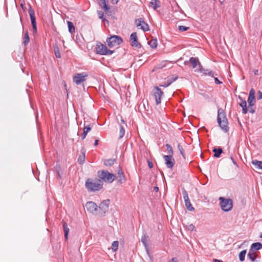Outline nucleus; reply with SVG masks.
Instances as JSON below:
<instances>
[{"label":"nucleus","instance_id":"obj_1","mask_svg":"<svg viewBox=\"0 0 262 262\" xmlns=\"http://www.w3.org/2000/svg\"><path fill=\"white\" fill-rule=\"evenodd\" d=\"M217 120L221 129L225 133L228 132L229 130L228 120L225 112L222 108L218 110Z\"/></svg>","mask_w":262,"mask_h":262},{"label":"nucleus","instance_id":"obj_2","mask_svg":"<svg viewBox=\"0 0 262 262\" xmlns=\"http://www.w3.org/2000/svg\"><path fill=\"white\" fill-rule=\"evenodd\" d=\"M103 186V182L100 179L93 180L88 179L85 182V187L89 191H96L100 190Z\"/></svg>","mask_w":262,"mask_h":262},{"label":"nucleus","instance_id":"obj_3","mask_svg":"<svg viewBox=\"0 0 262 262\" xmlns=\"http://www.w3.org/2000/svg\"><path fill=\"white\" fill-rule=\"evenodd\" d=\"M221 209L225 212L230 211L233 207V201L231 199L221 196L219 199Z\"/></svg>","mask_w":262,"mask_h":262},{"label":"nucleus","instance_id":"obj_4","mask_svg":"<svg viewBox=\"0 0 262 262\" xmlns=\"http://www.w3.org/2000/svg\"><path fill=\"white\" fill-rule=\"evenodd\" d=\"M98 176L102 181L108 183H112L116 177L113 173H110L107 170H104L99 171L98 172Z\"/></svg>","mask_w":262,"mask_h":262},{"label":"nucleus","instance_id":"obj_5","mask_svg":"<svg viewBox=\"0 0 262 262\" xmlns=\"http://www.w3.org/2000/svg\"><path fill=\"white\" fill-rule=\"evenodd\" d=\"M106 41L108 47L113 48L120 45L122 42L123 40L120 37L114 35L111 37L107 38Z\"/></svg>","mask_w":262,"mask_h":262},{"label":"nucleus","instance_id":"obj_6","mask_svg":"<svg viewBox=\"0 0 262 262\" xmlns=\"http://www.w3.org/2000/svg\"><path fill=\"white\" fill-rule=\"evenodd\" d=\"M96 51L98 54L105 55H110L114 53V51L108 49L106 46L101 43H97Z\"/></svg>","mask_w":262,"mask_h":262},{"label":"nucleus","instance_id":"obj_7","mask_svg":"<svg viewBox=\"0 0 262 262\" xmlns=\"http://www.w3.org/2000/svg\"><path fill=\"white\" fill-rule=\"evenodd\" d=\"M28 13L29 14L30 19H31V22L33 28V33H36L37 32V25L36 23V18L35 16V12L34 10L33 9L32 6L31 5H29V9H28Z\"/></svg>","mask_w":262,"mask_h":262},{"label":"nucleus","instance_id":"obj_8","mask_svg":"<svg viewBox=\"0 0 262 262\" xmlns=\"http://www.w3.org/2000/svg\"><path fill=\"white\" fill-rule=\"evenodd\" d=\"M163 95V92L158 86L154 87L153 90V95L155 97L156 102L157 105L161 102V97Z\"/></svg>","mask_w":262,"mask_h":262},{"label":"nucleus","instance_id":"obj_9","mask_svg":"<svg viewBox=\"0 0 262 262\" xmlns=\"http://www.w3.org/2000/svg\"><path fill=\"white\" fill-rule=\"evenodd\" d=\"M135 24L137 27H140V29L144 32H146L149 30L148 24L141 18L136 19Z\"/></svg>","mask_w":262,"mask_h":262},{"label":"nucleus","instance_id":"obj_10","mask_svg":"<svg viewBox=\"0 0 262 262\" xmlns=\"http://www.w3.org/2000/svg\"><path fill=\"white\" fill-rule=\"evenodd\" d=\"M110 204V201L108 199L103 201L99 205V208L102 211L101 213L102 215H104V214L108 210V207Z\"/></svg>","mask_w":262,"mask_h":262},{"label":"nucleus","instance_id":"obj_11","mask_svg":"<svg viewBox=\"0 0 262 262\" xmlns=\"http://www.w3.org/2000/svg\"><path fill=\"white\" fill-rule=\"evenodd\" d=\"M130 43L132 47L137 48H140L141 45L138 42V38L136 32H133L130 36Z\"/></svg>","mask_w":262,"mask_h":262},{"label":"nucleus","instance_id":"obj_12","mask_svg":"<svg viewBox=\"0 0 262 262\" xmlns=\"http://www.w3.org/2000/svg\"><path fill=\"white\" fill-rule=\"evenodd\" d=\"M163 158L165 161V164L167 168H171L173 167L175 161L171 155H165Z\"/></svg>","mask_w":262,"mask_h":262},{"label":"nucleus","instance_id":"obj_13","mask_svg":"<svg viewBox=\"0 0 262 262\" xmlns=\"http://www.w3.org/2000/svg\"><path fill=\"white\" fill-rule=\"evenodd\" d=\"M85 73L77 74L73 78L74 82L77 85L80 84L84 81L85 78L87 76Z\"/></svg>","mask_w":262,"mask_h":262},{"label":"nucleus","instance_id":"obj_14","mask_svg":"<svg viewBox=\"0 0 262 262\" xmlns=\"http://www.w3.org/2000/svg\"><path fill=\"white\" fill-rule=\"evenodd\" d=\"M85 207L88 211L93 213L97 210L98 206L93 202H88L85 204Z\"/></svg>","mask_w":262,"mask_h":262},{"label":"nucleus","instance_id":"obj_15","mask_svg":"<svg viewBox=\"0 0 262 262\" xmlns=\"http://www.w3.org/2000/svg\"><path fill=\"white\" fill-rule=\"evenodd\" d=\"M247 101L249 107H252L255 104V90L253 89L250 91Z\"/></svg>","mask_w":262,"mask_h":262},{"label":"nucleus","instance_id":"obj_16","mask_svg":"<svg viewBox=\"0 0 262 262\" xmlns=\"http://www.w3.org/2000/svg\"><path fill=\"white\" fill-rule=\"evenodd\" d=\"M141 241L145 247L147 254H148V255L150 256V253L147 244V243L149 241V237L146 233H143L141 237Z\"/></svg>","mask_w":262,"mask_h":262},{"label":"nucleus","instance_id":"obj_17","mask_svg":"<svg viewBox=\"0 0 262 262\" xmlns=\"http://www.w3.org/2000/svg\"><path fill=\"white\" fill-rule=\"evenodd\" d=\"M117 174L118 182L121 184L124 183L126 181V179L123 174V172L120 166L118 167Z\"/></svg>","mask_w":262,"mask_h":262},{"label":"nucleus","instance_id":"obj_18","mask_svg":"<svg viewBox=\"0 0 262 262\" xmlns=\"http://www.w3.org/2000/svg\"><path fill=\"white\" fill-rule=\"evenodd\" d=\"M189 63L191 64L193 68H196L198 64L199 66V64H200L199 59L193 57L190 58L189 60L184 62V64L186 65H188Z\"/></svg>","mask_w":262,"mask_h":262},{"label":"nucleus","instance_id":"obj_19","mask_svg":"<svg viewBox=\"0 0 262 262\" xmlns=\"http://www.w3.org/2000/svg\"><path fill=\"white\" fill-rule=\"evenodd\" d=\"M199 72L203 73L205 76H209L211 77L214 76V72L208 70L204 69L201 64H199Z\"/></svg>","mask_w":262,"mask_h":262},{"label":"nucleus","instance_id":"obj_20","mask_svg":"<svg viewBox=\"0 0 262 262\" xmlns=\"http://www.w3.org/2000/svg\"><path fill=\"white\" fill-rule=\"evenodd\" d=\"M177 77H168L167 80L163 83V84H161V86H163L164 88H166L169 86L173 82L175 81L177 79Z\"/></svg>","mask_w":262,"mask_h":262},{"label":"nucleus","instance_id":"obj_21","mask_svg":"<svg viewBox=\"0 0 262 262\" xmlns=\"http://www.w3.org/2000/svg\"><path fill=\"white\" fill-rule=\"evenodd\" d=\"M238 99L241 100L239 105L242 107V112L244 114H246L248 112L247 107V102L245 100H243L241 96H238Z\"/></svg>","mask_w":262,"mask_h":262},{"label":"nucleus","instance_id":"obj_22","mask_svg":"<svg viewBox=\"0 0 262 262\" xmlns=\"http://www.w3.org/2000/svg\"><path fill=\"white\" fill-rule=\"evenodd\" d=\"M149 5L155 10L160 7L161 2L159 0H152Z\"/></svg>","mask_w":262,"mask_h":262},{"label":"nucleus","instance_id":"obj_23","mask_svg":"<svg viewBox=\"0 0 262 262\" xmlns=\"http://www.w3.org/2000/svg\"><path fill=\"white\" fill-rule=\"evenodd\" d=\"M247 257L248 258H249L252 261H257L256 258H257V255L256 254V253L254 251L249 250V251L247 254Z\"/></svg>","mask_w":262,"mask_h":262},{"label":"nucleus","instance_id":"obj_24","mask_svg":"<svg viewBox=\"0 0 262 262\" xmlns=\"http://www.w3.org/2000/svg\"><path fill=\"white\" fill-rule=\"evenodd\" d=\"M212 151L214 152V156L215 158H219L223 152V149L221 147H219L217 148H214Z\"/></svg>","mask_w":262,"mask_h":262},{"label":"nucleus","instance_id":"obj_25","mask_svg":"<svg viewBox=\"0 0 262 262\" xmlns=\"http://www.w3.org/2000/svg\"><path fill=\"white\" fill-rule=\"evenodd\" d=\"M262 247V245L260 243H255L251 245L250 250L254 251L258 250Z\"/></svg>","mask_w":262,"mask_h":262},{"label":"nucleus","instance_id":"obj_26","mask_svg":"<svg viewBox=\"0 0 262 262\" xmlns=\"http://www.w3.org/2000/svg\"><path fill=\"white\" fill-rule=\"evenodd\" d=\"M63 229L64 234V238L66 240L68 239V234L69 232V228L68 226V225L66 223L64 222L63 224Z\"/></svg>","mask_w":262,"mask_h":262},{"label":"nucleus","instance_id":"obj_27","mask_svg":"<svg viewBox=\"0 0 262 262\" xmlns=\"http://www.w3.org/2000/svg\"><path fill=\"white\" fill-rule=\"evenodd\" d=\"M102 3L101 7L105 12H107L110 10V8L108 5L107 4V0H100Z\"/></svg>","mask_w":262,"mask_h":262},{"label":"nucleus","instance_id":"obj_28","mask_svg":"<svg viewBox=\"0 0 262 262\" xmlns=\"http://www.w3.org/2000/svg\"><path fill=\"white\" fill-rule=\"evenodd\" d=\"M30 41V38L28 35V32H26L24 37L23 38V43L24 45V46H27Z\"/></svg>","mask_w":262,"mask_h":262},{"label":"nucleus","instance_id":"obj_29","mask_svg":"<svg viewBox=\"0 0 262 262\" xmlns=\"http://www.w3.org/2000/svg\"><path fill=\"white\" fill-rule=\"evenodd\" d=\"M148 45L152 49H155L157 47V40L156 38L152 39L150 41H148Z\"/></svg>","mask_w":262,"mask_h":262},{"label":"nucleus","instance_id":"obj_30","mask_svg":"<svg viewBox=\"0 0 262 262\" xmlns=\"http://www.w3.org/2000/svg\"><path fill=\"white\" fill-rule=\"evenodd\" d=\"M252 164L257 168L259 169H262V161H258L256 160H253L252 161Z\"/></svg>","mask_w":262,"mask_h":262},{"label":"nucleus","instance_id":"obj_31","mask_svg":"<svg viewBox=\"0 0 262 262\" xmlns=\"http://www.w3.org/2000/svg\"><path fill=\"white\" fill-rule=\"evenodd\" d=\"M85 161V152H82L81 155H80L78 158V162L80 164H82Z\"/></svg>","mask_w":262,"mask_h":262},{"label":"nucleus","instance_id":"obj_32","mask_svg":"<svg viewBox=\"0 0 262 262\" xmlns=\"http://www.w3.org/2000/svg\"><path fill=\"white\" fill-rule=\"evenodd\" d=\"M185 206L187 208V209L189 211H193L194 210V208L192 207L190 200L188 201H185Z\"/></svg>","mask_w":262,"mask_h":262},{"label":"nucleus","instance_id":"obj_33","mask_svg":"<svg viewBox=\"0 0 262 262\" xmlns=\"http://www.w3.org/2000/svg\"><path fill=\"white\" fill-rule=\"evenodd\" d=\"M67 23H68L69 31L71 33H73V32H75V27H74L73 23L69 21H68Z\"/></svg>","mask_w":262,"mask_h":262},{"label":"nucleus","instance_id":"obj_34","mask_svg":"<svg viewBox=\"0 0 262 262\" xmlns=\"http://www.w3.org/2000/svg\"><path fill=\"white\" fill-rule=\"evenodd\" d=\"M115 162V160H114V159H107V160H104V164L106 166H111L114 164Z\"/></svg>","mask_w":262,"mask_h":262},{"label":"nucleus","instance_id":"obj_35","mask_svg":"<svg viewBox=\"0 0 262 262\" xmlns=\"http://www.w3.org/2000/svg\"><path fill=\"white\" fill-rule=\"evenodd\" d=\"M246 250H242L239 254V259L241 261H243L245 260V255L246 254Z\"/></svg>","mask_w":262,"mask_h":262},{"label":"nucleus","instance_id":"obj_36","mask_svg":"<svg viewBox=\"0 0 262 262\" xmlns=\"http://www.w3.org/2000/svg\"><path fill=\"white\" fill-rule=\"evenodd\" d=\"M119 243L118 241H114L112 244V249L113 252H116L118 249Z\"/></svg>","mask_w":262,"mask_h":262},{"label":"nucleus","instance_id":"obj_37","mask_svg":"<svg viewBox=\"0 0 262 262\" xmlns=\"http://www.w3.org/2000/svg\"><path fill=\"white\" fill-rule=\"evenodd\" d=\"M124 134H125V129H124V127L122 125H120V127H119V139L122 138L124 136Z\"/></svg>","mask_w":262,"mask_h":262},{"label":"nucleus","instance_id":"obj_38","mask_svg":"<svg viewBox=\"0 0 262 262\" xmlns=\"http://www.w3.org/2000/svg\"><path fill=\"white\" fill-rule=\"evenodd\" d=\"M178 148L179 150L180 151L181 155L183 156V158L185 159V151H184V150L182 146L180 144H178Z\"/></svg>","mask_w":262,"mask_h":262},{"label":"nucleus","instance_id":"obj_39","mask_svg":"<svg viewBox=\"0 0 262 262\" xmlns=\"http://www.w3.org/2000/svg\"><path fill=\"white\" fill-rule=\"evenodd\" d=\"M165 146L166 147V148L168 150V153L169 154V155H171L173 156V149H172V148L171 147V146L169 144H166L165 145Z\"/></svg>","mask_w":262,"mask_h":262},{"label":"nucleus","instance_id":"obj_40","mask_svg":"<svg viewBox=\"0 0 262 262\" xmlns=\"http://www.w3.org/2000/svg\"><path fill=\"white\" fill-rule=\"evenodd\" d=\"M182 194L183 195V199L184 200V201L189 200L188 194L187 192L186 191V190H185V189H183Z\"/></svg>","mask_w":262,"mask_h":262},{"label":"nucleus","instance_id":"obj_41","mask_svg":"<svg viewBox=\"0 0 262 262\" xmlns=\"http://www.w3.org/2000/svg\"><path fill=\"white\" fill-rule=\"evenodd\" d=\"M178 29L180 31L184 32L188 30L189 29V27L184 26H179Z\"/></svg>","mask_w":262,"mask_h":262},{"label":"nucleus","instance_id":"obj_42","mask_svg":"<svg viewBox=\"0 0 262 262\" xmlns=\"http://www.w3.org/2000/svg\"><path fill=\"white\" fill-rule=\"evenodd\" d=\"M54 53L56 58H59L61 57L60 53L58 48H57L56 49L54 50Z\"/></svg>","mask_w":262,"mask_h":262},{"label":"nucleus","instance_id":"obj_43","mask_svg":"<svg viewBox=\"0 0 262 262\" xmlns=\"http://www.w3.org/2000/svg\"><path fill=\"white\" fill-rule=\"evenodd\" d=\"M92 129L90 125H84L83 131L86 133H89Z\"/></svg>","mask_w":262,"mask_h":262},{"label":"nucleus","instance_id":"obj_44","mask_svg":"<svg viewBox=\"0 0 262 262\" xmlns=\"http://www.w3.org/2000/svg\"><path fill=\"white\" fill-rule=\"evenodd\" d=\"M98 15H99L100 18L102 19L103 21H104L105 20V19H103V12L99 11L98 12Z\"/></svg>","mask_w":262,"mask_h":262},{"label":"nucleus","instance_id":"obj_45","mask_svg":"<svg viewBox=\"0 0 262 262\" xmlns=\"http://www.w3.org/2000/svg\"><path fill=\"white\" fill-rule=\"evenodd\" d=\"M147 162H148V167L150 168H152L153 167V166H154L152 162L151 161H149V160H148Z\"/></svg>","mask_w":262,"mask_h":262},{"label":"nucleus","instance_id":"obj_46","mask_svg":"<svg viewBox=\"0 0 262 262\" xmlns=\"http://www.w3.org/2000/svg\"><path fill=\"white\" fill-rule=\"evenodd\" d=\"M214 82L216 84H221L222 82L221 81H220L216 77H215L214 78Z\"/></svg>","mask_w":262,"mask_h":262},{"label":"nucleus","instance_id":"obj_47","mask_svg":"<svg viewBox=\"0 0 262 262\" xmlns=\"http://www.w3.org/2000/svg\"><path fill=\"white\" fill-rule=\"evenodd\" d=\"M87 134H88V133L85 132L83 131V134H82V135L81 136V139L82 140H84Z\"/></svg>","mask_w":262,"mask_h":262},{"label":"nucleus","instance_id":"obj_48","mask_svg":"<svg viewBox=\"0 0 262 262\" xmlns=\"http://www.w3.org/2000/svg\"><path fill=\"white\" fill-rule=\"evenodd\" d=\"M258 98L259 99H262V92L259 91L257 93Z\"/></svg>","mask_w":262,"mask_h":262},{"label":"nucleus","instance_id":"obj_49","mask_svg":"<svg viewBox=\"0 0 262 262\" xmlns=\"http://www.w3.org/2000/svg\"><path fill=\"white\" fill-rule=\"evenodd\" d=\"M120 0H111V3L113 4H117Z\"/></svg>","mask_w":262,"mask_h":262},{"label":"nucleus","instance_id":"obj_50","mask_svg":"<svg viewBox=\"0 0 262 262\" xmlns=\"http://www.w3.org/2000/svg\"><path fill=\"white\" fill-rule=\"evenodd\" d=\"M230 158H231V160L232 161V162H233V164H234L235 165H236V166H237V163L236 162V161L234 160L233 158L231 156V157H230Z\"/></svg>","mask_w":262,"mask_h":262},{"label":"nucleus","instance_id":"obj_51","mask_svg":"<svg viewBox=\"0 0 262 262\" xmlns=\"http://www.w3.org/2000/svg\"><path fill=\"white\" fill-rule=\"evenodd\" d=\"M250 109L249 110V112L250 113L253 114L255 112V110L252 108V107H250Z\"/></svg>","mask_w":262,"mask_h":262},{"label":"nucleus","instance_id":"obj_52","mask_svg":"<svg viewBox=\"0 0 262 262\" xmlns=\"http://www.w3.org/2000/svg\"><path fill=\"white\" fill-rule=\"evenodd\" d=\"M194 228V226L193 225L191 224V225H189V229L190 230H193Z\"/></svg>","mask_w":262,"mask_h":262},{"label":"nucleus","instance_id":"obj_53","mask_svg":"<svg viewBox=\"0 0 262 262\" xmlns=\"http://www.w3.org/2000/svg\"><path fill=\"white\" fill-rule=\"evenodd\" d=\"M171 262H178V261L176 258H172L171 259Z\"/></svg>","mask_w":262,"mask_h":262},{"label":"nucleus","instance_id":"obj_54","mask_svg":"<svg viewBox=\"0 0 262 262\" xmlns=\"http://www.w3.org/2000/svg\"><path fill=\"white\" fill-rule=\"evenodd\" d=\"M213 262H223L222 260L217 259H213Z\"/></svg>","mask_w":262,"mask_h":262},{"label":"nucleus","instance_id":"obj_55","mask_svg":"<svg viewBox=\"0 0 262 262\" xmlns=\"http://www.w3.org/2000/svg\"><path fill=\"white\" fill-rule=\"evenodd\" d=\"M253 72H254V75H257L258 74V70H255Z\"/></svg>","mask_w":262,"mask_h":262},{"label":"nucleus","instance_id":"obj_56","mask_svg":"<svg viewBox=\"0 0 262 262\" xmlns=\"http://www.w3.org/2000/svg\"><path fill=\"white\" fill-rule=\"evenodd\" d=\"M98 142H99V140H96L95 141L94 145H95V146H97V145L98 144Z\"/></svg>","mask_w":262,"mask_h":262},{"label":"nucleus","instance_id":"obj_57","mask_svg":"<svg viewBox=\"0 0 262 262\" xmlns=\"http://www.w3.org/2000/svg\"><path fill=\"white\" fill-rule=\"evenodd\" d=\"M154 190L155 191H156V192H157V191H158V190H159V188H158V187H157V186H155V187H154Z\"/></svg>","mask_w":262,"mask_h":262},{"label":"nucleus","instance_id":"obj_58","mask_svg":"<svg viewBox=\"0 0 262 262\" xmlns=\"http://www.w3.org/2000/svg\"><path fill=\"white\" fill-rule=\"evenodd\" d=\"M121 121H122L123 123H124V121L123 119H122V120H121Z\"/></svg>","mask_w":262,"mask_h":262},{"label":"nucleus","instance_id":"obj_59","mask_svg":"<svg viewBox=\"0 0 262 262\" xmlns=\"http://www.w3.org/2000/svg\"><path fill=\"white\" fill-rule=\"evenodd\" d=\"M20 20L21 23H22V20H21V18H20Z\"/></svg>","mask_w":262,"mask_h":262},{"label":"nucleus","instance_id":"obj_60","mask_svg":"<svg viewBox=\"0 0 262 262\" xmlns=\"http://www.w3.org/2000/svg\"><path fill=\"white\" fill-rule=\"evenodd\" d=\"M199 71V69H197V70H195V71Z\"/></svg>","mask_w":262,"mask_h":262}]
</instances>
